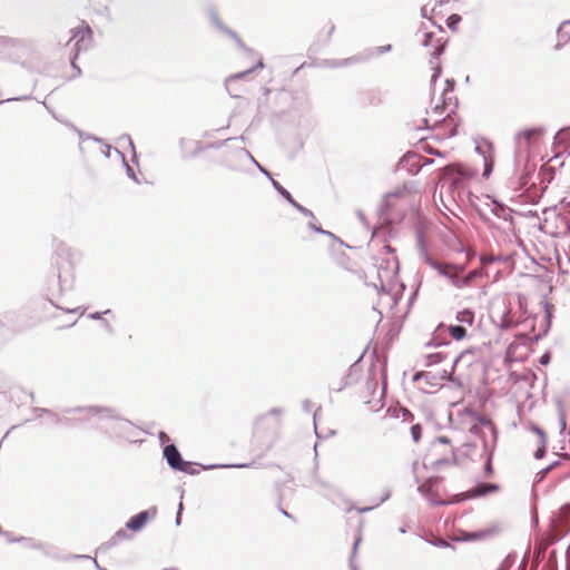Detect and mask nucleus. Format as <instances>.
<instances>
[{"label":"nucleus","instance_id":"nucleus-60","mask_svg":"<svg viewBox=\"0 0 570 570\" xmlns=\"http://www.w3.org/2000/svg\"><path fill=\"white\" fill-rule=\"evenodd\" d=\"M257 168H258V169H259V171H261L262 174H264V175H265V176H266L271 181H272V179H274V178L272 177L271 173H269L266 168H264L263 166H261L259 164H257Z\"/></svg>","mask_w":570,"mask_h":570},{"label":"nucleus","instance_id":"nucleus-21","mask_svg":"<svg viewBox=\"0 0 570 570\" xmlns=\"http://www.w3.org/2000/svg\"><path fill=\"white\" fill-rule=\"evenodd\" d=\"M196 464L191 463L190 462V468H184V470H180V472H185L187 474H190V475H196L199 473V469L195 468ZM199 466V464H197ZM248 464H230V465H216V464H212V465H200V468L203 470H212V469H216V468H247Z\"/></svg>","mask_w":570,"mask_h":570},{"label":"nucleus","instance_id":"nucleus-44","mask_svg":"<svg viewBox=\"0 0 570 570\" xmlns=\"http://www.w3.org/2000/svg\"><path fill=\"white\" fill-rule=\"evenodd\" d=\"M425 498L433 505H444V504H446L445 501L438 499V495H436V493L434 491H433V494H429Z\"/></svg>","mask_w":570,"mask_h":570},{"label":"nucleus","instance_id":"nucleus-25","mask_svg":"<svg viewBox=\"0 0 570 570\" xmlns=\"http://www.w3.org/2000/svg\"><path fill=\"white\" fill-rule=\"evenodd\" d=\"M449 334L455 341H461L466 336V328L464 325H449Z\"/></svg>","mask_w":570,"mask_h":570},{"label":"nucleus","instance_id":"nucleus-5","mask_svg":"<svg viewBox=\"0 0 570 570\" xmlns=\"http://www.w3.org/2000/svg\"><path fill=\"white\" fill-rule=\"evenodd\" d=\"M443 176L452 178L450 183V191L452 193L453 197L455 194L460 196L461 191L465 187V180L469 178V175L465 173V170L460 165L452 164L443 168Z\"/></svg>","mask_w":570,"mask_h":570},{"label":"nucleus","instance_id":"nucleus-22","mask_svg":"<svg viewBox=\"0 0 570 570\" xmlns=\"http://www.w3.org/2000/svg\"><path fill=\"white\" fill-rule=\"evenodd\" d=\"M420 380L425 381L426 384H429L430 386H438L439 385L438 375L433 374L431 372H424V371L416 372L413 375V382H417Z\"/></svg>","mask_w":570,"mask_h":570},{"label":"nucleus","instance_id":"nucleus-28","mask_svg":"<svg viewBox=\"0 0 570 570\" xmlns=\"http://www.w3.org/2000/svg\"><path fill=\"white\" fill-rule=\"evenodd\" d=\"M510 314H511L510 309H507L502 314L501 322L499 324L500 330L508 331L510 328H513L517 325V323L511 318Z\"/></svg>","mask_w":570,"mask_h":570},{"label":"nucleus","instance_id":"nucleus-33","mask_svg":"<svg viewBox=\"0 0 570 570\" xmlns=\"http://www.w3.org/2000/svg\"><path fill=\"white\" fill-rule=\"evenodd\" d=\"M461 20H462L461 16H459L456 13H452L446 19V26L449 29L454 31V30H456L458 24L461 22Z\"/></svg>","mask_w":570,"mask_h":570},{"label":"nucleus","instance_id":"nucleus-57","mask_svg":"<svg viewBox=\"0 0 570 570\" xmlns=\"http://www.w3.org/2000/svg\"><path fill=\"white\" fill-rule=\"evenodd\" d=\"M491 171H492V164L488 163V160L485 159L483 177H488L491 174Z\"/></svg>","mask_w":570,"mask_h":570},{"label":"nucleus","instance_id":"nucleus-50","mask_svg":"<svg viewBox=\"0 0 570 570\" xmlns=\"http://www.w3.org/2000/svg\"><path fill=\"white\" fill-rule=\"evenodd\" d=\"M2 534L7 538L9 542H23L24 540H27V538L24 537H12L10 532H2Z\"/></svg>","mask_w":570,"mask_h":570},{"label":"nucleus","instance_id":"nucleus-47","mask_svg":"<svg viewBox=\"0 0 570 570\" xmlns=\"http://www.w3.org/2000/svg\"><path fill=\"white\" fill-rule=\"evenodd\" d=\"M129 538H130V535L128 534V532L125 529H119L115 533V539H117L119 542L122 540H128Z\"/></svg>","mask_w":570,"mask_h":570},{"label":"nucleus","instance_id":"nucleus-13","mask_svg":"<svg viewBox=\"0 0 570 570\" xmlns=\"http://www.w3.org/2000/svg\"><path fill=\"white\" fill-rule=\"evenodd\" d=\"M542 135L541 128H528L525 130L519 131L514 136L515 149L520 150L522 148V141L525 142V146L529 147L533 139H537Z\"/></svg>","mask_w":570,"mask_h":570},{"label":"nucleus","instance_id":"nucleus-11","mask_svg":"<svg viewBox=\"0 0 570 570\" xmlns=\"http://www.w3.org/2000/svg\"><path fill=\"white\" fill-rule=\"evenodd\" d=\"M272 186L274 187V189L284 198L286 199L296 210H298L302 215L306 216V217H309V218H315L314 214L312 210H309L308 208L304 207L303 205L298 204L294 198L293 196L291 195V193L284 188L277 180L275 179H272Z\"/></svg>","mask_w":570,"mask_h":570},{"label":"nucleus","instance_id":"nucleus-7","mask_svg":"<svg viewBox=\"0 0 570 570\" xmlns=\"http://www.w3.org/2000/svg\"><path fill=\"white\" fill-rule=\"evenodd\" d=\"M156 515H157L156 507H151L148 510L140 511L139 513L135 514L126 522V529L134 531V532H138L145 527V524L147 523L148 520L154 519Z\"/></svg>","mask_w":570,"mask_h":570},{"label":"nucleus","instance_id":"nucleus-42","mask_svg":"<svg viewBox=\"0 0 570 570\" xmlns=\"http://www.w3.org/2000/svg\"><path fill=\"white\" fill-rule=\"evenodd\" d=\"M478 422L480 425L482 426H489L491 428L492 432L495 434L497 430H495V426L493 425V423L491 422L490 419L483 416V415H479L478 416Z\"/></svg>","mask_w":570,"mask_h":570},{"label":"nucleus","instance_id":"nucleus-26","mask_svg":"<svg viewBox=\"0 0 570 570\" xmlns=\"http://www.w3.org/2000/svg\"><path fill=\"white\" fill-rule=\"evenodd\" d=\"M262 68H264V62H263V59L259 58L255 66H253V67H250V68H248V69H246L244 71H240L238 73H235V75L230 76L228 78V80L232 81V80L244 79L247 75L252 73L256 69H262Z\"/></svg>","mask_w":570,"mask_h":570},{"label":"nucleus","instance_id":"nucleus-20","mask_svg":"<svg viewBox=\"0 0 570 570\" xmlns=\"http://www.w3.org/2000/svg\"><path fill=\"white\" fill-rule=\"evenodd\" d=\"M472 355V351L470 350H465L463 352H461L453 361V364H452V370L451 372H448V371H442V373L440 375H438V381L439 380H446L449 382H453L454 379H453V371L455 368V366L458 365L459 362L465 360L468 356Z\"/></svg>","mask_w":570,"mask_h":570},{"label":"nucleus","instance_id":"nucleus-8","mask_svg":"<svg viewBox=\"0 0 570 570\" xmlns=\"http://www.w3.org/2000/svg\"><path fill=\"white\" fill-rule=\"evenodd\" d=\"M33 412H45V414L48 416L49 421L52 424H56V425L63 424V425H67V426H75L78 423L88 422V420H87L88 414L87 413H82L83 416L80 417V419H75V417H68V416H59L53 411H51L49 409H43V407H35Z\"/></svg>","mask_w":570,"mask_h":570},{"label":"nucleus","instance_id":"nucleus-15","mask_svg":"<svg viewBox=\"0 0 570 570\" xmlns=\"http://www.w3.org/2000/svg\"><path fill=\"white\" fill-rule=\"evenodd\" d=\"M498 490H499V485L497 483L479 482L473 488L468 490L464 493V497L466 499L480 498V497H484L489 493L497 492Z\"/></svg>","mask_w":570,"mask_h":570},{"label":"nucleus","instance_id":"nucleus-32","mask_svg":"<svg viewBox=\"0 0 570 570\" xmlns=\"http://www.w3.org/2000/svg\"><path fill=\"white\" fill-rule=\"evenodd\" d=\"M444 358H445V355L443 353H440V352L431 353V354L426 355V363H425V365L426 366H432V365L439 364Z\"/></svg>","mask_w":570,"mask_h":570},{"label":"nucleus","instance_id":"nucleus-64","mask_svg":"<svg viewBox=\"0 0 570 570\" xmlns=\"http://www.w3.org/2000/svg\"><path fill=\"white\" fill-rule=\"evenodd\" d=\"M158 438H159L161 443H165L166 441L169 440L168 435L165 432H163V431L159 432Z\"/></svg>","mask_w":570,"mask_h":570},{"label":"nucleus","instance_id":"nucleus-43","mask_svg":"<svg viewBox=\"0 0 570 570\" xmlns=\"http://www.w3.org/2000/svg\"><path fill=\"white\" fill-rule=\"evenodd\" d=\"M481 263L483 265H488V264H492L497 261H501V257L499 256H494V255H482L481 258H480Z\"/></svg>","mask_w":570,"mask_h":570},{"label":"nucleus","instance_id":"nucleus-1","mask_svg":"<svg viewBox=\"0 0 570 570\" xmlns=\"http://www.w3.org/2000/svg\"><path fill=\"white\" fill-rule=\"evenodd\" d=\"M65 415L71 413H87L88 422L96 419L98 428L110 436L131 440L135 436L136 426L128 420L121 417L114 409L104 406L67 407L62 410Z\"/></svg>","mask_w":570,"mask_h":570},{"label":"nucleus","instance_id":"nucleus-35","mask_svg":"<svg viewBox=\"0 0 570 570\" xmlns=\"http://www.w3.org/2000/svg\"><path fill=\"white\" fill-rule=\"evenodd\" d=\"M24 541H26V542H28V547H29L30 549L42 550V551H43V553H45L46 556H51V554L49 553V551H47V550L45 549V544H43V543H41V542H39V541H36V540H33V539H28V538H27V540H24Z\"/></svg>","mask_w":570,"mask_h":570},{"label":"nucleus","instance_id":"nucleus-38","mask_svg":"<svg viewBox=\"0 0 570 570\" xmlns=\"http://www.w3.org/2000/svg\"><path fill=\"white\" fill-rule=\"evenodd\" d=\"M308 227L314 230L315 233H318V234H323V235H327L336 240H338V238L331 232L328 230H324L322 227L315 225L314 223H308Z\"/></svg>","mask_w":570,"mask_h":570},{"label":"nucleus","instance_id":"nucleus-40","mask_svg":"<svg viewBox=\"0 0 570 570\" xmlns=\"http://www.w3.org/2000/svg\"><path fill=\"white\" fill-rule=\"evenodd\" d=\"M531 431L539 436L540 443H547L546 432L540 426L532 424Z\"/></svg>","mask_w":570,"mask_h":570},{"label":"nucleus","instance_id":"nucleus-59","mask_svg":"<svg viewBox=\"0 0 570 570\" xmlns=\"http://www.w3.org/2000/svg\"><path fill=\"white\" fill-rule=\"evenodd\" d=\"M181 510H183V503L180 502L179 505H178V511H177V515H176V525H179L180 522H181Z\"/></svg>","mask_w":570,"mask_h":570},{"label":"nucleus","instance_id":"nucleus-36","mask_svg":"<svg viewBox=\"0 0 570 570\" xmlns=\"http://www.w3.org/2000/svg\"><path fill=\"white\" fill-rule=\"evenodd\" d=\"M434 59L435 58L432 57V59L430 60V63L432 65V69H433V75H432V79H431L432 82H435L442 72L441 65L439 62H434Z\"/></svg>","mask_w":570,"mask_h":570},{"label":"nucleus","instance_id":"nucleus-2","mask_svg":"<svg viewBox=\"0 0 570 570\" xmlns=\"http://www.w3.org/2000/svg\"><path fill=\"white\" fill-rule=\"evenodd\" d=\"M52 261L57 269L60 289H70L73 285L75 266L79 261V254L62 240L55 239Z\"/></svg>","mask_w":570,"mask_h":570},{"label":"nucleus","instance_id":"nucleus-24","mask_svg":"<svg viewBox=\"0 0 570 570\" xmlns=\"http://www.w3.org/2000/svg\"><path fill=\"white\" fill-rule=\"evenodd\" d=\"M455 320L460 323L459 325H469L471 326L474 322V313L470 308H464L456 313Z\"/></svg>","mask_w":570,"mask_h":570},{"label":"nucleus","instance_id":"nucleus-9","mask_svg":"<svg viewBox=\"0 0 570 570\" xmlns=\"http://www.w3.org/2000/svg\"><path fill=\"white\" fill-rule=\"evenodd\" d=\"M209 16H210V20L213 22V24L218 29L220 30L222 32L226 33L227 36H229L230 38H233L237 45V47L242 50H244L245 52L247 53H254V51L246 47V45L243 42V40L238 37V35L233 31L232 29H229L228 27H226L218 18V14H217V11L215 9H210L209 11Z\"/></svg>","mask_w":570,"mask_h":570},{"label":"nucleus","instance_id":"nucleus-4","mask_svg":"<svg viewBox=\"0 0 570 570\" xmlns=\"http://www.w3.org/2000/svg\"><path fill=\"white\" fill-rule=\"evenodd\" d=\"M71 33L72 36L69 42L73 40L76 41L73 46L76 52L71 58V66L75 70H77V75H80V68L75 63V60L77 59L80 51L87 50L90 47L92 41V30L89 26L86 24L71 29Z\"/></svg>","mask_w":570,"mask_h":570},{"label":"nucleus","instance_id":"nucleus-19","mask_svg":"<svg viewBox=\"0 0 570 570\" xmlns=\"http://www.w3.org/2000/svg\"><path fill=\"white\" fill-rule=\"evenodd\" d=\"M543 307H544V318H543V322H542V330L537 334L534 335V341H539L541 340L544 335H547V333L549 332L550 330V326H551V318H552V308H553V305H551L549 302L544 301L543 302Z\"/></svg>","mask_w":570,"mask_h":570},{"label":"nucleus","instance_id":"nucleus-61","mask_svg":"<svg viewBox=\"0 0 570 570\" xmlns=\"http://www.w3.org/2000/svg\"><path fill=\"white\" fill-rule=\"evenodd\" d=\"M425 150H426V153L432 154V155H435V156H438V157H443V156H444V154H443L442 151L435 150V149H434V148H432V147H429V148H426Z\"/></svg>","mask_w":570,"mask_h":570},{"label":"nucleus","instance_id":"nucleus-27","mask_svg":"<svg viewBox=\"0 0 570 570\" xmlns=\"http://www.w3.org/2000/svg\"><path fill=\"white\" fill-rule=\"evenodd\" d=\"M404 163H407L409 164V170L411 168H416L417 164H422L421 163V156H417L415 154H411V153H407L405 154L401 159H400V163L399 165L403 166Z\"/></svg>","mask_w":570,"mask_h":570},{"label":"nucleus","instance_id":"nucleus-37","mask_svg":"<svg viewBox=\"0 0 570 570\" xmlns=\"http://www.w3.org/2000/svg\"><path fill=\"white\" fill-rule=\"evenodd\" d=\"M421 163H422V164H417L416 168H411V169H410V173H411L412 175H416V174H419V171L421 170V168H422V167H424V166H429V165L433 164V159H430V158H426V157H422V156H421Z\"/></svg>","mask_w":570,"mask_h":570},{"label":"nucleus","instance_id":"nucleus-10","mask_svg":"<svg viewBox=\"0 0 570 570\" xmlns=\"http://www.w3.org/2000/svg\"><path fill=\"white\" fill-rule=\"evenodd\" d=\"M363 357V354L350 366L348 373L344 376L337 386H333L332 389L336 392H341L346 386L355 384L361 379L362 367L360 362Z\"/></svg>","mask_w":570,"mask_h":570},{"label":"nucleus","instance_id":"nucleus-31","mask_svg":"<svg viewBox=\"0 0 570 570\" xmlns=\"http://www.w3.org/2000/svg\"><path fill=\"white\" fill-rule=\"evenodd\" d=\"M115 153L121 158V161H122V164H124V166L126 168L127 176L129 178H131L132 180L138 181L132 167H130L128 165V163L126 161L125 155L119 149H117V148L115 149Z\"/></svg>","mask_w":570,"mask_h":570},{"label":"nucleus","instance_id":"nucleus-46","mask_svg":"<svg viewBox=\"0 0 570 570\" xmlns=\"http://www.w3.org/2000/svg\"><path fill=\"white\" fill-rule=\"evenodd\" d=\"M428 542L431 543L432 546L439 547V548L451 547V544L448 541H445L444 539H434V540H429Z\"/></svg>","mask_w":570,"mask_h":570},{"label":"nucleus","instance_id":"nucleus-62","mask_svg":"<svg viewBox=\"0 0 570 570\" xmlns=\"http://www.w3.org/2000/svg\"><path fill=\"white\" fill-rule=\"evenodd\" d=\"M303 410L305 412H311V410H312V402L309 400H304V402H303Z\"/></svg>","mask_w":570,"mask_h":570},{"label":"nucleus","instance_id":"nucleus-58","mask_svg":"<svg viewBox=\"0 0 570 570\" xmlns=\"http://www.w3.org/2000/svg\"><path fill=\"white\" fill-rule=\"evenodd\" d=\"M120 139H125L134 151V159L136 158L135 146L129 135H124Z\"/></svg>","mask_w":570,"mask_h":570},{"label":"nucleus","instance_id":"nucleus-54","mask_svg":"<svg viewBox=\"0 0 570 570\" xmlns=\"http://www.w3.org/2000/svg\"><path fill=\"white\" fill-rule=\"evenodd\" d=\"M111 311L110 309H106L105 312L100 313V312H95V313H91L89 315L90 318L92 320H99L101 318L102 315H106V314H109Z\"/></svg>","mask_w":570,"mask_h":570},{"label":"nucleus","instance_id":"nucleus-16","mask_svg":"<svg viewBox=\"0 0 570 570\" xmlns=\"http://www.w3.org/2000/svg\"><path fill=\"white\" fill-rule=\"evenodd\" d=\"M445 85L446 86L443 89L440 97L441 105L438 102L434 107V112L436 114L441 108L446 109L452 104V100L455 99V97L453 96L455 81L453 79H446Z\"/></svg>","mask_w":570,"mask_h":570},{"label":"nucleus","instance_id":"nucleus-3","mask_svg":"<svg viewBox=\"0 0 570 570\" xmlns=\"http://www.w3.org/2000/svg\"><path fill=\"white\" fill-rule=\"evenodd\" d=\"M417 244L421 256L424 263L431 268L435 269L440 276L445 277L454 287L463 288L464 282L458 278V272H464L465 266L459 264H446L439 262L430 256L424 245V239L421 234L417 235Z\"/></svg>","mask_w":570,"mask_h":570},{"label":"nucleus","instance_id":"nucleus-29","mask_svg":"<svg viewBox=\"0 0 570 570\" xmlns=\"http://www.w3.org/2000/svg\"><path fill=\"white\" fill-rule=\"evenodd\" d=\"M464 272H458V278L464 282V287L469 286L476 277L480 276V272L478 269L470 271L468 274L463 275Z\"/></svg>","mask_w":570,"mask_h":570},{"label":"nucleus","instance_id":"nucleus-30","mask_svg":"<svg viewBox=\"0 0 570 570\" xmlns=\"http://www.w3.org/2000/svg\"><path fill=\"white\" fill-rule=\"evenodd\" d=\"M399 196H400V193L395 191V193H390L384 197V199L382 200L381 207H380L381 215H384L390 210V208H391L390 198L399 197Z\"/></svg>","mask_w":570,"mask_h":570},{"label":"nucleus","instance_id":"nucleus-17","mask_svg":"<svg viewBox=\"0 0 570 570\" xmlns=\"http://www.w3.org/2000/svg\"><path fill=\"white\" fill-rule=\"evenodd\" d=\"M445 43L446 42L442 38L434 39L433 32H425L422 41L424 47L433 48V51L431 52L433 58H439L444 52Z\"/></svg>","mask_w":570,"mask_h":570},{"label":"nucleus","instance_id":"nucleus-51","mask_svg":"<svg viewBox=\"0 0 570 570\" xmlns=\"http://www.w3.org/2000/svg\"><path fill=\"white\" fill-rule=\"evenodd\" d=\"M550 360H551V354L550 352H546L543 353L540 358H539V363L541 365H548L550 363Z\"/></svg>","mask_w":570,"mask_h":570},{"label":"nucleus","instance_id":"nucleus-39","mask_svg":"<svg viewBox=\"0 0 570 570\" xmlns=\"http://www.w3.org/2000/svg\"><path fill=\"white\" fill-rule=\"evenodd\" d=\"M411 435L415 443L421 440L422 436V426L420 424H414L411 428Z\"/></svg>","mask_w":570,"mask_h":570},{"label":"nucleus","instance_id":"nucleus-55","mask_svg":"<svg viewBox=\"0 0 570 570\" xmlns=\"http://www.w3.org/2000/svg\"><path fill=\"white\" fill-rule=\"evenodd\" d=\"M361 542V538H357L355 541H354V544H353V548H352V556L350 558V560H353L355 559V556H356V551H357V547H358V543Z\"/></svg>","mask_w":570,"mask_h":570},{"label":"nucleus","instance_id":"nucleus-63","mask_svg":"<svg viewBox=\"0 0 570 570\" xmlns=\"http://www.w3.org/2000/svg\"><path fill=\"white\" fill-rule=\"evenodd\" d=\"M567 428V421H566V417L564 415H561L560 416V431L563 432Z\"/></svg>","mask_w":570,"mask_h":570},{"label":"nucleus","instance_id":"nucleus-56","mask_svg":"<svg viewBox=\"0 0 570 570\" xmlns=\"http://www.w3.org/2000/svg\"><path fill=\"white\" fill-rule=\"evenodd\" d=\"M435 442L441 443V444H450L451 440L445 435H440L435 439Z\"/></svg>","mask_w":570,"mask_h":570},{"label":"nucleus","instance_id":"nucleus-12","mask_svg":"<svg viewBox=\"0 0 570 570\" xmlns=\"http://www.w3.org/2000/svg\"><path fill=\"white\" fill-rule=\"evenodd\" d=\"M360 104L362 107H379L383 104V92L373 88L361 92Z\"/></svg>","mask_w":570,"mask_h":570},{"label":"nucleus","instance_id":"nucleus-14","mask_svg":"<svg viewBox=\"0 0 570 570\" xmlns=\"http://www.w3.org/2000/svg\"><path fill=\"white\" fill-rule=\"evenodd\" d=\"M487 206L494 216L505 222H510V224L513 225V210L510 207L497 199H491V203H488Z\"/></svg>","mask_w":570,"mask_h":570},{"label":"nucleus","instance_id":"nucleus-23","mask_svg":"<svg viewBox=\"0 0 570 570\" xmlns=\"http://www.w3.org/2000/svg\"><path fill=\"white\" fill-rule=\"evenodd\" d=\"M438 483H439V478L431 476L424 483H422L417 487V492L421 493L423 497L433 494V487H435Z\"/></svg>","mask_w":570,"mask_h":570},{"label":"nucleus","instance_id":"nucleus-18","mask_svg":"<svg viewBox=\"0 0 570 570\" xmlns=\"http://www.w3.org/2000/svg\"><path fill=\"white\" fill-rule=\"evenodd\" d=\"M558 42L556 50H560L570 41V20L563 21L557 29Z\"/></svg>","mask_w":570,"mask_h":570},{"label":"nucleus","instance_id":"nucleus-6","mask_svg":"<svg viewBox=\"0 0 570 570\" xmlns=\"http://www.w3.org/2000/svg\"><path fill=\"white\" fill-rule=\"evenodd\" d=\"M163 454L168 465L175 471L184 470V468H190V462L185 461L181 458V454L175 444L166 445L164 448Z\"/></svg>","mask_w":570,"mask_h":570},{"label":"nucleus","instance_id":"nucleus-48","mask_svg":"<svg viewBox=\"0 0 570 570\" xmlns=\"http://www.w3.org/2000/svg\"><path fill=\"white\" fill-rule=\"evenodd\" d=\"M492 456L491 454L488 456L485 463H484V472H485V475L487 476H490L492 473H493V468H492Z\"/></svg>","mask_w":570,"mask_h":570},{"label":"nucleus","instance_id":"nucleus-41","mask_svg":"<svg viewBox=\"0 0 570 570\" xmlns=\"http://www.w3.org/2000/svg\"><path fill=\"white\" fill-rule=\"evenodd\" d=\"M515 561V556L509 554L500 564L499 570H508Z\"/></svg>","mask_w":570,"mask_h":570},{"label":"nucleus","instance_id":"nucleus-34","mask_svg":"<svg viewBox=\"0 0 570 570\" xmlns=\"http://www.w3.org/2000/svg\"><path fill=\"white\" fill-rule=\"evenodd\" d=\"M119 541L115 539V534L106 542H104L97 550V552H106L107 550L117 546Z\"/></svg>","mask_w":570,"mask_h":570},{"label":"nucleus","instance_id":"nucleus-53","mask_svg":"<svg viewBox=\"0 0 570 570\" xmlns=\"http://www.w3.org/2000/svg\"><path fill=\"white\" fill-rule=\"evenodd\" d=\"M392 50V46L391 45H385V46H380L376 48V53L377 55H383L385 52H389Z\"/></svg>","mask_w":570,"mask_h":570},{"label":"nucleus","instance_id":"nucleus-45","mask_svg":"<svg viewBox=\"0 0 570 570\" xmlns=\"http://www.w3.org/2000/svg\"><path fill=\"white\" fill-rule=\"evenodd\" d=\"M546 452H547V443H540V445L538 446V449L534 452V458L537 460H540L546 455Z\"/></svg>","mask_w":570,"mask_h":570},{"label":"nucleus","instance_id":"nucleus-49","mask_svg":"<svg viewBox=\"0 0 570 570\" xmlns=\"http://www.w3.org/2000/svg\"><path fill=\"white\" fill-rule=\"evenodd\" d=\"M61 560L68 561V560H79V559H92L90 556L87 554H70L63 558H60Z\"/></svg>","mask_w":570,"mask_h":570},{"label":"nucleus","instance_id":"nucleus-52","mask_svg":"<svg viewBox=\"0 0 570 570\" xmlns=\"http://www.w3.org/2000/svg\"><path fill=\"white\" fill-rule=\"evenodd\" d=\"M550 471H551V470H550L548 466H547V468H544V469H542V470H540V471L537 473V475H535V478H537V482H539V481L543 480V479H544V476H546Z\"/></svg>","mask_w":570,"mask_h":570}]
</instances>
